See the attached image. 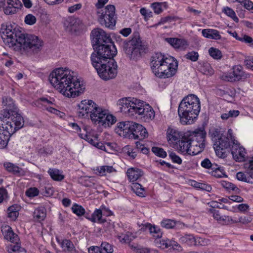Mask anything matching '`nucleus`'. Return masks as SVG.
<instances>
[{"label": "nucleus", "instance_id": "f257e3e1", "mask_svg": "<svg viewBox=\"0 0 253 253\" xmlns=\"http://www.w3.org/2000/svg\"><path fill=\"white\" fill-rule=\"evenodd\" d=\"M0 33L6 45L22 54L31 56L42 50L43 43L41 39L35 35L25 34L15 25L1 24Z\"/></svg>", "mask_w": 253, "mask_h": 253}, {"label": "nucleus", "instance_id": "f03ea898", "mask_svg": "<svg viewBox=\"0 0 253 253\" xmlns=\"http://www.w3.org/2000/svg\"><path fill=\"white\" fill-rule=\"evenodd\" d=\"M48 80L57 90L68 97L79 96L85 88L75 73L67 68H59L54 70L50 74Z\"/></svg>", "mask_w": 253, "mask_h": 253}, {"label": "nucleus", "instance_id": "7ed1b4c3", "mask_svg": "<svg viewBox=\"0 0 253 253\" xmlns=\"http://www.w3.org/2000/svg\"><path fill=\"white\" fill-rule=\"evenodd\" d=\"M78 115L79 117H89L95 125L105 127H110L116 122V118L108 110L99 107L91 100H82L78 104Z\"/></svg>", "mask_w": 253, "mask_h": 253}, {"label": "nucleus", "instance_id": "20e7f679", "mask_svg": "<svg viewBox=\"0 0 253 253\" xmlns=\"http://www.w3.org/2000/svg\"><path fill=\"white\" fill-rule=\"evenodd\" d=\"M97 53H92L90 57L91 64L99 77L106 80L114 78L117 75V65L113 57L116 55L115 50H106L103 54L102 48L98 49Z\"/></svg>", "mask_w": 253, "mask_h": 253}, {"label": "nucleus", "instance_id": "39448f33", "mask_svg": "<svg viewBox=\"0 0 253 253\" xmlns=\"http://www.w3.org/2000/svg\"><path fill=\"white\" fill-rule=\"evenodd\" d=\"M201 110L199 98L194 94L185 97L180 103L178 114L182 125L193 124L197 119Z\"/></svg>", "mask_w": 253, "mask_h": 253}, {"label": "nucleus", "instance_id": "423d86ee", "mask_svg": "<svg viewBox=\"0 0 253 253\" xmlns=\"http://www.w3.org/2000/svg\"><path fill=\"white\" fill-rule=\"evenodd\" d=\"M121 105L122 112L128 113L130 115L138 114L144 118L145 121L152 120L154 118L155 112L148 104L137 99L130 101L127 98H122L118 101Z\"/></svg>", "mask_w": 253, "mask_h": 253}, {"label": "nucleus", "instance_id": "0eeeda50", "mask_svg": "<svg viewBox=\"0 0 253 253\" xmlns=\"http://www.w3.org/2000/svg\"><path fill=\"white\" fill-rule=\"evenodd\" d=\"M152 58L151 68L157 77L168 78L175 74L177 63L175 62L173 57H166L160 53H157Z\"/></svg>", "mask_w": 253, "mask_h": 253}, {"label": "nucleus", "instance_id": "6e6552de", "mask_svg": "<svg viewBox=\"0 0 253 253\" xmlns=\"http://www.w3.org/2000/svg\"><path fill=\"white\" fill-rule=\"evenodd\" d=\"M118 130L122 132L125 137L133 138L140 140L144 139L148 136L146 129L142 125L130 121L122 122L118 123Z\"/></svg>", "mask_w": 253, "mask_h": 253}, {"label": "nucleus", "instance_id": "1a4fd4ad", "mask_svg": "<svg viewBox=\"0 0 253 253\" xmlns=\"http://www.w3.org/2000/svg\"><path fill=\"white\" fill-rule=\"evenodd\" d=\"M92 44L94 51L92 53H97L98 49L102 48L103 54L106 50H112L117 49L110 37L101 29H94L91 32Z\"/></svg>", "mask_w": 253, "mask_h": 253}, {"label": "nucleus", "instance_id": "9d476101", "mask_svg": "<svg viewBox=\"0 0 253 253\" xmlns=\"http://www.w3.org/2000/svg\"><path fill=\"white\" fill-rule=\"evenodd\" d=\"M124 50L131 59L136 60L145 52L146 47L142 45L139 39L134 38L132 40L123 42Z\"/></svg>", "mask_w": 253, "mask_h": 253}, {"label": "nucleus", "instance_id": "9b49d317", "mask_svg": "<svg viewBox=\"0 0 253 253\" xmlns=\"http://www.w3.org/2000/svg\"><path fill=\"white\" fill-rule=\"evenodd\" d=\"M184 134L198 154L203 151L205 146V141L206 135L204 128H201L194 131H188Z\"/></svg>", "mask_w": 253, "mask_h": 253}, {"label": "nucleus", "instance_id": "f8f14e48", "mask_svg": "<svg viewBox=\"0 0 253 253\" xmlns=\"http://www.w3.org/2000/svg\"><path fill=\"white\" fill-rule=\"evenodd\" d=\"M99 22L106 27L113 28L116 25L115 7L108 5L102 9L97 11Z\"/></svg>", "mask_w": 253, "mask_h": 253}, {"label": "nucleus", "instance_id": "ddd939ff", "mask_svg": "<svg viewBox=\"0 0 253 253\" xmlns=\"http://www.w3.org/2000/svg\"><path fill=\"white\" fill-rule=\"evenodd\" d=\"M232 145V142L229 138L226 135H221L214 144V149L216 155L221 158L226 157L227 153L229 152V148Z\"/></svg>", "mask_w": 253, "mask_h": 253}, {"label": "nucleus", "instance_id": "4468645a", "mask_svg": "<svg viewBox=\"0 0 253 253\" xmlns=\"http://www.w3.org/2000/svg\"><path fill=\"white\" fill-rule=\"evenodd\" d=\"M176 144L178 152L183 155L195 156L198 154L194 147H192L191 143L188 140L184 134Z\"/></svg>", "mask_w": 253, "mask_h": 253}, {"label": "nucleus", "instance_id": "2eb2a0df", "mask_svg": "<svg viewBox=\"0 0 253 253\" xmlns=\"http://www.w3.org/2000/svg\"><path fill=\"white\" fill-rule=\"evenodd\" d=\"M82 128L84 133L83 132L79 133L81 138L85 139L92 145L96 146L97 148L104 150L105 152L110 153V152H108V149L106 147L105 144L102 142H96L97 138L96 137H93L91 135L90 126H84Z\"/></svg>", "mask_w": 253, "mask_h": 253}, {"label": "nucleus", "instance_id": "dca6fc26", "mask_svg": "<svg viewBox=\"0 0 253 253\" xmlns=\"http://www.w3.org/2000/svg\"><path fill=\"white\" fill-rule=\"evenodd\" d=\"M232 69V73L225 74L222 76V78L223 80L232 82L248 78V75L245 73L241 66H235Z\"/></svg>", "mask_w": 253, "mask_h": 253}, {"label": "nucleus", "instance_id": "f3484780", "mask_svg": "<svg viewBox=\"0 0 253 253\" xmlns=\"http://www.w3.org/2000/svg\"><path fill=\"white\" fill-rule=\"evenodd\" d=\"M231 153L234 159L238 162H244L247 157L245 149L241 146L238 141H233L231 147Z\"/></svg>", "mask_w": 253, "mask_h": 253}, {"label": "nucleus", "instance_id": "a211bd4d", "mask_svg": "<svg viewBox=\"0 0 253 253\" xmlns=\"http://www.w3.org/2000/svg\"><path fill=\"white\" fill-rule=\"evenodd\" d=\"M209 212L212 214V216L213 218L218 223L221 225H229L231 224V221H233V218L232 217L222 215L219 211L213 209H210Z\"/></svg>", "mask_w": 253, "mask_h": 253}, {"label": "nucleus", "instance_id": "6ab92c4d", "mask_svg": "<svg viewBox=\"0 0 253 253\" xmlns=\"http://www.w3.org/2000/svg\"><path fill=\"white\" fill-rule=\"evenodd\" d=\"M156 244L158 247L163 249H167L170 247L178 251H182V247L178 243L175 241L170 240L167 238L162 239L159 241H157Z\"/></svg>", "mask_w": 253, "mask_h": 253}, {"label": "nucleus", "instance_id": "aec40b11", "mask_svg": "<svg viewBox=\"0 0 253 253\" xmlns=\"http://www.w3.org/2000/svg\"><path fill=\"white\" fill-rule=\"evenodd\" d=\"M181 243L185 244L188 246L202 245V239L200 237L195 238L193 235L186 234L179 238Z\"/></svg>", "mask_w": 253, "mask_h": 253}, {"label": "nucleus", "instance_id": "412c9836", "mask_svg": "<svg viewBox=\"0 0 253 253\" xmlns=\"http://www.w3.org/2000/svg\"><path fill=\"white\" fill-rule=\"evenodd\" d=\"M165 40L174 48L184 50L187 47L188 45L187 41L184 39L174 38H166Z\"/></svg>", "mask_w": 253, "mask_h": 253}, {"label": "nucleus", "instance_id": "4be33fe9", "mask_svg": "<svg viewBox=\"0 0 253 253\" xmlns=\"http://www.w3.org/2000/svg\"><path fill=\"white\" fill-rule=\"evenodd\" d=\"M82 24V21L75 17H69L64 21V26L69 31L76 30V29Z\"/></svg>", "mask_w": 253, "mask_h": 253}, {"label": "nucleus", "instance_id": "5701e85b", "mask_svg": "<svg viewBox=\"0 0 253 253\" xmlns=\"http://www.w3.org/2000/svg\"><path fill=\"white\" fill-rule=\"evenodd\" d=\"M126 174L130 181L134 182L143 175V172L137 168H130L127 169Z\"/></svg>", "mask_w": 253, "mask_h": 253}, {"label": "nucleus", "instance_id": "b1692460", "mask_svg": "<svg viewBox=\"0 0 253 253\" xmlns=\"http://www.w3.org/2000/svg\"><path fill=\"white\" fill-rule=\"evenodd\" d=\"M167 134L168 140L171 143H176L183 136L178 130L170 127L168 129Z\"/></svg>", "mask_w": 253, "mask_h": 253}, {"label": "nucleus", "instance_id": "393cba45", "mask_svg": "<svg viewBox=\"0 0 253 253\" xmlns=\"http://www.w3.org/2000/svg\"><path fill=\"white\" fill-rule=\"evenodd\" d=\"M2 103L5 106V110L7 112V114H10L18 112V109L15 106L13 99L10 98H5L3 99Z\"/></svg>", "mask_w": 253, "mask_h": 253}, {"label": "nucleus", "instance_id": "a878e982", "mask_svg": "<svg viewBox=\"0 0 253 253\" xmlns=\"http://www.w3.org/2000/svg\"><path fill=\"white\" fill-rule=\"evenodd\" d=\"M4 238L5 240L10 242L11 243H17L20 241L18 236L14 233L11 228L8 227L7 229L3 231Z\"/></svg>", "mask_w": 253, "mask_h": 253}, {"label": "nucleus", "instance_id": "bb28decb", "mask_svg": "<svg viewBox=\"0 0 253 253\" xmlns=\"http://www.w3.org/2000/svg\"><path fill=\"white\" fill-rule=\"evenodd\" d=\"M202 34L204 37L208 39L213 40H220L221 39V36L219 31L215 29H205L202 30Z\"/></svg>", "mask_w": 253, "mask_h": 253}, {"label": "nucleus", "instance_id": "cd10ccee", "mask_svg": "<svg viewBox=\"0 0 253 253\" xmlns=\"http://www.w3.org/2000/svg\"><path fill=\"white\" fill-rule=\"evenodd\" d=\"M145 226L146 229L149 230L150 234L153 237L160 239L162 237L163 232L158 226L152 225L150 223H147Z\"/></svg>", "mask_w": 253, "mask_h": 253}, {"label": "nucleus", "instance_id": "c85d7f7f", "mask_svg": "<svg viewBox=\"0 0 253 253\" xmlns=\"http://www.w3.org/2000/svg\"><path fill=\"white\" fill-rule=\"evenodd\" d=\"M46 210L43 207H39L35 210L33 213V217L35 220L41 221L46 217Z\"/></svg>", "mask_w": 253, "mask_h": 253}, {"label": "nucleus", "instance_id": "c756f323", "mask_svg": "<svg viewBox=\"0 0 253 253\" xmlns=\"http://www.w3.org/2000/svg\"><path fill=\"white\" fill-rule=\"evenodd\" d=\"M12 243L13 244L7 247V251L9 253H23L26 252L25 250L21 247L20 241Z\"/></svg>", "mask_w": 253, "mask_h": 253}, {"label": "nucleus", "instance_id": "7c9ffc66", "mask_svg": "<svg viewBox=\"0 0 253 253\" xmlns=\"http://www.w3.org/2000/svg\"><path fill=\"white\" fill-rule=\"evenodd\" d=\"M19 207L17 205H13L7 209V216L12 220H15L19 215Z\"/></svg>", "mask_w": 253, "mask_h": 253}, {"label": "nucleus", "instance_id": "2f4dec72", "mask_svg": "<svg viewBox=\"0 0 253 253\" xmlns=\"http://www.w3.org/2000/svg\"><path fill=\"white\" fill-rule=\"evenodd\" d=\"M236 178L238 180L247 182L249 183H253V177L248 171L247 172H238L236 174Z\"/></svg>", "mask_w": 253, "mask_h": 253}, {"label": "nucleus", "instance_id": "473e14b6", "mask_svg": "<svg viewBox=\"0 0 253 253\" xmlns=\"http://www.w3.org/2000/svg\"><path fill=\"white\" fill-rule=\"evenodd\" d=\"M62 172L58 169L50 168L48 170V173L51 178L55 181H61L64 178V176Z\"/></svg>", "mask_w": 253, "mask_h": 253}, {"label": "nucleus", "instance_id": "72a5a7b5", "mask_svg": "<svg viewBox=\"0 0 253 253\" xmlns=\"http://www.w3.org/2000/svg\"><path fill=\"white\" fill-rule=\"evenodd\" d=\"M4 167L8 171L12 172L14 174H20L22 171L21 168L9 162L4 163Z\"/></svg>", "mask_w": 253, "mask_h": 253}, {"label": "nucleus", "instance_id": "f704fd0d", "mask_svg": "<svg viewBox=\"0 0 253 253\" xmlns=\"http://www.w3.org/2000/svg\"><path fill=\"white\" fill-rule=\"evenodd\" d=\"M136 237V234L131 232H127L124 235L123 234L118 235V238L123 243H129Z\"/></svg>", "mask_w": 253, "mask_h": 253}, {"label": "nucleus", "instance_id": "c9c22d12", "mask_svg": "<svg viewBox=\"0 0 253 253\" xmlns=\"http://www.w3.org/2000/svg\"><path fill=\"white\" fill-rule=\"evenodd\" d=\"M131 189L137 195L141 197L145 196L144 188L140 184L138 183H133L131 186Z\"/></svg>", "mask_w": 253, "mask_h": 253}, {"label": "nucleus", "instance_id": "e433bc0d", "mask_svg": "<svg viewBox=\"0 0 253 253\" xmlns=\"http://www.w3.org/2000/svg\"><path fill=\"white\" fill-rule=\"evenodd\" d=\"M102 212L100 209H96L92 213L91 218L93 220V222H98L100 223H104L106 220L102 218Z\"/></svg>", "mask_w": 253, "mask_h": 253}, {"label": "nucleus", "instance_id": "4c0bfd02", "mask_svg": "<svg viewBox=\"0 0 253 253\" xmlns=\"http://www.w3.org/2000/svg\"><path fill=\"white\" fill-rule=\"evenodd\" d=\"M179 222L172 219H164L161 221V225L163 227L169 229L173 228Z\"/></svg>", "mask_w": 253, "mask_h": 253}, {"label": "nucleus", "instance_id": "58836bf2", "mask_svg": "<svg viewBox=\"0 0 253 253\" xmlns=\"http://www.w3.org/2000/svg\"><path fill=\"white\" fill-rule=\"evenodd\" d=\"M222 12L225 13L227 16L231 18L234 21L238 22L239 21L238 18L237 17L235 11L229 7L225 6L222 9Z\"/></svg>", "mask_w": 253, "mask_h": 253}, {"label": "nucleus", "instance_id": "ea45409f", "mask_svg": "<svg viewBox=\"0 0 253 253\" xmlns=\"http://www.w3.org/2000/svg\"><path fill=\"white\" fill-rule=\"evenodd\" d=\"M209 53L211 57L216 60L220 59L222 56L221 52L218 49L213 47L209 48Z\"/></svg>", "mask_w": 253, "mask_h": 253}, {"label": "nucleus", "instance_id": "a19ab883", "mask_svg": "<svg viewBox=\"0 0 253 253\" xmlns=\"http://www.w3.org/2000/svg\"><path fill=\"white\" fill-rule=\"evenodd\" d=\"M201 72L205 75L211 76L214 73V70L210 64L206 63L201 68Z\"/></svg>", "mask_w": 253, "mask_h": 253}, {"label": "nucleus", "instance_id": "79ce46f5", "mask_svg": "<svg viewBox=\"0 0 253 253\" xmlns=\"http://www.w3.org/2000/svg\"><path fill=\"white\" fill-rule=\"evenodd\" d=\"M73 212L78 216H81L84 214L85 210L84 208L77 204H74L72 208Z\"/></svg>", "mask_w": 253, "mask_h": 253}, {"label": "nucleus", "instance_id": "37998d69", "mask_svg": "<svg viewBox=\"0 0 253 253\" xmlns=\"http://www.w3.org/2000/svg\"><path fill=\"white\" fill-rule=\"evenodd\" d=\"M152 151L157 156L164 158L167 156L166 152L162 148L153 147Z\"/></svg>", "mask_w": 253, "mask_h": 253}, {"label": "nucleus", "instance_id": "c03bdc74", "mask_svg": "<svg viewBox=\"0 0 253 253\" xmlns=\"http://www.w3.org/2000/svg\"><path fill=\"white\" fill-rule=\"evenodd\" d=\"M62 247L69 252L73 251L75 249V247L72 242L70 240L67 239L63 241Z\"/></svg>", "mask_w": 253, "mask_h": 253}, {"label": "nucleus", "instance_id": "a18cd8bd", "mask_svg": "<svg viewBox=\"0 0 253 253\" xmlns=\"http://www.w3.org/2000/svg\"><path fill=\"white\" fill-rule=\"evenodd\" d=\"M100 248L103 253H112L113 252V246L107 242H103L101 245Z\"/></svg>", "mask_w": 253, "mask_h": 253}, {"label": "nucleus", "instance_id": "49530a36", "mask_svg": "<svg viewBox=\"0 0 253 253\" xmlns=\"http://www.w3.org/2000/svg\"><path fill=\"white\" fill-rule=\"evenodd\" d=\"M252 220V218L247 216H240L238 219H233L231 221V224L241 223L242 224H248L250 223Z\"/></svg>", "mask_w": 253, "mask_h": 253}, {"label": "nucleus", "instance_id": "de8ad7c7", "mask_svg": "<svg viewBox=\"0 0 253 253\" xmlns=\"http://www.w3.org/2000/svg\"><path fill=\"white\" fill-rule=\"evenodd\" d=\"M25 193L26 195L28 197L33 198L39 195V190L37 188L31 187L28 189Z\"/></svg>", "mask_w": 253, "mask_h": 253}, {"label": "nucleus", "instance_id": "09e8293b", "mask_svg": "<svg viewBox=\"0 0 253 253\" xmlns=\"http://www.w3.org/2000/svg\"><path fill=\"white\" fill-rule=\"evenodd\" d=\"M185 57L186 59L190 60L193 62L197 61L199 58V54L197 52L192 51L188 52Z\"/></svg>", "mask_w": 253, "mask_h": 253}, {"label": "nucleus", "instance_id": "8fccbe9b", "mask_svg": "<svg viewBox=\"0 0 253 253\" xmlns=\"http://www.w3.org/2000/svg\"><path fill=\"white\" fill-rule=\"evenodd\" d=\"M24 21L28 25H33L36 23L37 19L33 15L29 14L25 16Z\"/></svg>", "mask_w": 253, "mask_h": 253}, {"label": "nucleus", "instance_id": "3c124183", "mask_svg": "<svg viewBox=\"0 0 253 253\" xmlns=\"http://www.w3.org/2000/svg\"><path fill=\"white\" fill-rule=\"evenodd\" d=\"M222 186L227 190H235L237 189V187L233 183L226 181H221Z\"/></svg>", "mask_w": 253, "mask_h": 253}, {"label": "nucleus", "instance_id": "603ef678", "mask_svg": "<svg viewBox=\"0 0 253 253\" xmlns=\"http://www.w3.org/2000/svg\"><path fill=\"white\" fill-rule=\"evenodd\" d=\"M163 4L162 2H154L151 4V7L155 13L158 14L162 12V5Z\"/></svg>", "mask_w": 253, "mask_h": 253}, {"label": "nucleus", "instance_id": "864d4df0", "mask_svg": "<svg viewBox=\"0 0 253 253\" xmlns=\"http://www.w3.org/2000/svg\"><path fill=\"white\" fill-rule=\"evenodd\" d=\"M210 206L211 207V209H214L215 208L222 209L226 210H228V207L224 205H221V203L216 201H211L209 203Z\"/></svg>", "mask_w": 253, "mask_h": 253}, {"label": "nucleus", "instance_id": "5fc2aeb1", "mask_svg": "<svg viewBox=\"0 0 253 253\" xmlns=\"http://www.w3.org/2000/svg\"><path fill=\"white\" fill-rule=\"evenodd\" d=\"M169 157H170L173 163H176L179 165L181 164L182 162L181 159L174 152H170L169 153Z\"/></svg>", "mask_w": 253, "mask_h": 253}, {"label": "nucleus", "instance_id": "6e6d98bb", "mask_svg": "<svg viewBox=\"0 0 253 253\" xmlns=\"http://www.w3.org/2000/svg\"><path fill=\"white\" fill-rule=\"evenodd\" d=\"M18 9L19 8L7 5V6L3 8V11L5 14L10 15L16 13Z\"/></svg>", "mask_w": 253, "mask_h": 253}, {"label": "nucleus", "instance_id": "4d7b16f0", "mask_svg": "<svg viewBox=\"0 0 253 253\" xmlns=\"http://www.w3.org/2000/svg\"><path fill=\"white\" fill-rule=\"evenodd\" d=\"M239 41L242 42H244L246 43H250L253 44V39L251 37L246 35H240V38L239 39Z\"/></svg>", "mask_w": 253, "mask_h": 253}, {"label": "nucleus", "instance_id": "13d9d810", "mask_svg": "<svg viewBox=\"0 0 253 253\" xmlns=\"http://www.w3.org/2000/svg\"><path fill=\"white\" fill-rule=\"evenodd\" d=\"M6 2L7 5L12 7L20 8L22 6V3L19 0H6Z\"/></svg>", "mask_w": 253, "mask_h": 253}, {"label": "nucleus", "instance_id": "bf43d9fd", "mask_svg": "<svg viewBox=\"0 0 253 253\" xmlns=\"http://www.w3.org/2000/svg\"><path fill=\"white\" fill-rule=\"evenodd\" d=\"M244 63L248 68L253 70V56L246 57L244 60Z\"/></svg>", "mask_w": 253, "mask_h": 253}, {"label": "nucleus", "instance_id": "052dcab7", "mask_svg": "<svg viewBox=\"0 0 253 253\" xmlns=\"http://www.w3.org/2000/svg\"><path fill=\"white\" fill-rule=\"evenodd\" d=\"M213 175L218 178L227 177L223 167H221L220 169L213 172Z\"/></svg>", "mask_w": 253, "mask_h": 253}, {"label": "nucleus", "instance_id": "680f3d73", "mask_svg": "<svg viewBox=\"0 0 253 253\" xmlns=\"http://www.w3.org/2000/svg\"><path fill=\"white\" fill-rule=\"evenodd\" d=\"M247 171L253 177V157L249 161V163L246 164Z\"/></svg>", "mask_w": 253, "mask_h": 253}, {"label": "nucleus", "instance_id": "e2e57ef3", "mask_svg": "<svg viewBox=\"0 0 253 253\" xmlns=\"http://www.w3.org/2000/svg\"><path fill=\"white\" fill-rule=\"evenodd\" d=\"M201 165L205 169H210L212 166V163L208 158H206L201 162Z\"/></svg>", "mask_w": 253, "mask_h": 253}, {"label": "nucleus", "instance_id": "0e129e2a", "mask_svg": "<svg viewBox=\"0 0 253 253\" xmlns=\"http://www.w3.org/2000/svg\"><path fill=\"white\" fill-rule=\"evenodd\" d=\"M46 109L49 112L54 114L57 116H60V117H62L63 113L60 112V111L52 107H46Z\"/></svg>", "mask_w": 253, "mask_h": 253}, {"label": "nucleus", "instance_id": "69168bd1", "mask_svg": "<svg viewBox=\"0 0 253 253\" xmlns=\"http://www.w3.org/2000/svg\"><path fill=\"white\" fill-rule=\"evenodd\" d=\"M82 7L81 3H77L68 8V12L70 13H74L78 10L80 9Z\"/></svg>", "mask_w": 253, "mask_h": 253}, {"label": "nucleus", "instance_id": "338daca9", "mask_svg": "<svg viewBox=\"0 0 253 253\" xmlns=\"http://www.w3.org/2000/svg\"><path fill=\"white\" fill-rule=\"evenodd\" d=\"M89 253H103L101 248L97 246H91L88 248Z\"/></svg>", "mask_w": 253, "mask_h": 253}, {"label": "nucleus", "instance_id": "774afa93", "mask_svg": "<svg viewBox=\"0 0 253 253\" xmlns=\"http://www.w3.org/2000/svg\"><path fill=\"white\" fill-rule=\"evenodd\" d=\"M140 13L146 17H150L152 16V12L144 7L140 9Z\"/></svg>", "mask_w": 253, "mask_h": 253}]
</instances>
